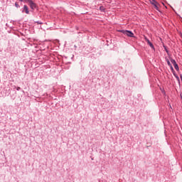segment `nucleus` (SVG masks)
<instances>
[{"instance_id": "obj_1", "label": "nucleus", "mask_w": 182, "mask_h": 182, "mask_svg": "<svg viewBox=\"0 0 182 182\" xmlns=\"http://www.w3.org/2000/svg\"><path fill=\"white\" fill-rule=\"evenodd\" d=\"M124 35H127V36H129V38H134V33L130 31H122Z\"/></svg>"}, {"instance_id": "obj_2", "label": "nucleus", "mask_w": 182, "mask_h": 182, "mask_svg": "<svg viewBox=\"0 0 182 182\" xmlns=\"http://www.w3.org/2000/svg\"><path fill=\"white\" fill-rule=\"evenodd\" d=\"M28 5L31 8V9H35L36 8V4L33 2L32 0H28Z\"/></svg>"}, {"instance_id": "obj_3", "label": "nucleus", "mask_w": 182, "mask_h": 182, "mask_svg": "<svg viewBox=\"0 0 182 182\" xmlns=\"http://www.w3.org/2000/svg\"><path fill=\"white\" fill-rule=\"evenodd\" d=\"M144 39H145L146 42H147L148 45H149L150 48H151V49H154V46L153 45V43L151 42H150V40H149V38H147V37H144Z\"/></svg>"}, {"instance_id": "obj_4", "label": "nucleus", "mask_w": 182, "mask_h": 182, "mask_svg": "<svg viewBox=\"0 0 182 182\" xmlns=\"http://www.w3.org/2000/svg\"><path fill=\"white\" fill-rule=\"evenodd\" d=\"M22 12H25L27 15H29V9H28V6L24 5Z\"/></svg>"}, {"instance_id": "obj_5", "label": "nucleus", "mask_w": 182, "mask_h": 182, "mask_svg": "<svg viewBox=\"0 0 182 182\" xmlns=\"http://www.w3.org/2000/svg\"><path fill=\"white\" fill-rule=\"evenodd\" d=\"M153 6H154L155 9H159V6H157V1L153 0V3H151Z\"/></svg>"}, {"instance_id": "obj_6", "label": "nucleus", "mask_w": 182, "mask_h": 182, "mask_svg": "<svg viewBox=\"0 0 182 182\" xmlns=\"http://www.w3.org/2000/svg\"><path fill=\"white\" fill-rule=\"evenodd\" d=\"M170 60H171V63L173 65V66L177 64V63L176 62V60H174L173 58H170Z\"/></svg>"}, {"instance_id": "obj_7", "label": "nucleus", "mask_w": 182, "mask_h": 182, "mask_svg": "<svg viewBox=\"0 0 182 182\" xmlns=\"http://www.w3.org/2000/svg\"><path fill=\"white\" fill-rule=\"evenodd\" d=\"M173 66H174V68L176 69V70L177 72H178V70H180V68H178V64H175Z\"/></svg>"}, {"instance_id": "obj_8", "label": "nucleus", "mask_w": 182, "mask_h": 182, "mask_svg": "<svg viewBox=\"0 0 182 182\" xmlns=\"http://www.w3.org/2000/svg\"><path fill=\"white\" fill-rule=\"evenodd\" d=\"M105 7L103 6H101L100 7V10L101 11V12H104V11H105Z\"/></svg>"}, {"instance_id": "obj_9", "label": "nucleus", "mask_w": 182, "mask_h": 182, "mask_svg": "<svg viewBox=\"0 0 182 182\" xmlns=\"http://www.w3.org/2000/svg\"><path fill=\"white\" fill-rule=\"evenodd\" d=\"M15 6H16V8H19V7H20L19 4H18V2H16V3H15Z\"/></svg>"}, {"instance_id": "obj_10", "label": "nucleus", "mask_w": 182, "mask_h": 182, "mask_svg": "<svg viewBox=\"0 0 182 182\" xmlns=\"http://www.w3.org/2000/svg\"><path fill=\"white\" fill-rule=\"evenodd\" d=\"M164 49H165L166 53H168V50H167V47L164 46Z\"/></svg>"}, {"instance_id": "obj_11", "label": "nucleus", "mask_w": 182, "mask_h": 182, "mask_svg": "<svg viewBox=\"0 0 182 182\" xmlns=\"http://www.w3.org/2000/svg\"><path fill=\"white\" fill-rule=\"evenodd\" d=\"M167 65L171 68V63H170V61L167 63Z\"/></svg>"}, {"instance_id": "obj_12", "label": "nucleus", "mask_w": 182, "mask_h": 182, "mask_svg": "<svg viewBox=\"0 0 182 182\" xmlns=\"http://www.w3.org/2000/svg\"><path fill=\"white\" fill-rule=\"evenodd\" d=\"M16 90H21V87H18L16 88Z\"/></svg>"}, {"instance_id": "obj_13", "label": "nucleus", "mask_w": 182, "mask_h": 182, "mask_svg": "<svg viewBox=\"0 0 182 182\" xmlns=\"http://www.w3.org/2000/svg\"><path fill=\"white\" fill-rule=\"evenodd\" d=\"M166 61L167 62V63H168V62H170V60H168V58H166Z\"/></svg>"}, {"instance_id": "obj_14", "label": "nucleus", "mask_w": 182, "mask_h": 182, "mask_svg": "<svg viewBox=\"0 0 182 182\" xmlns=\"http://www.w3.org/2000/svg\"><path fill=\"white\" fill-rule=\"evenodd\" d=\"M166 61L167 62V63H168V62H170V60H168V58H166Z\"/></svg>"}, {"instance_id": "obj_15", "label": "nucleus", "mask_w": 182, "mask_h": 182, "mask_svg": "<svg viewBox=\"0 0 182 182\" xmlns=\"http://www.w3.org/2000/svg\"><path fill=\"white\" fill-rule=\"evenodd\" d=\"M171 70H174V68H173V65H171V67H170Z\"/></svg>"}, {"instance_id": "obj_16", "label": "nucleus", "mask_w": 182, "mask_h": 182, "mask_svg": "<svg viewBox=\"0 0 182 182\" xmlns=\"http://www.w3.org/2000/svg\"><path fill=\"white\" fill-rule=\"evenodd\" d=\"M20 1H21V2H23V0H20Z\"/></svg>"}, {"instance_id": "obj_17", "label": "nucleus", "mask_w": 182, "mask_h": 182, "mask_svg": "<svg viewBox=\"0 0 182 182\" xmlns=\"http://www.w3.org/2000/svg\"><path fill=\"white\" fill-rule=\"evenodd\" d=\"M28 2V0H26Z\"/></svg>"}]
</instances>
